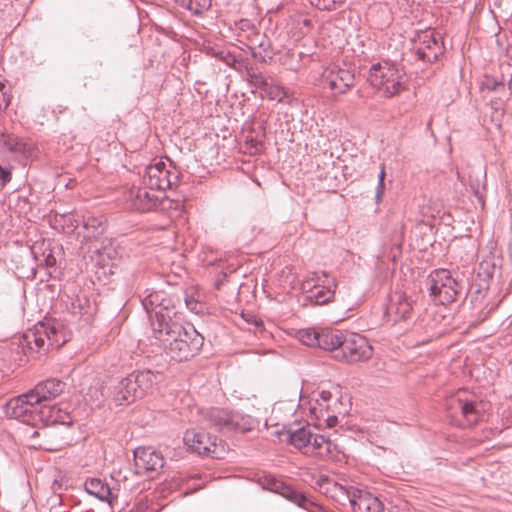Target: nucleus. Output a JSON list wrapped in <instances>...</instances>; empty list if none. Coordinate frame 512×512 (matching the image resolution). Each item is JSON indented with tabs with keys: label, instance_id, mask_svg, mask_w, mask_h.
I'll return each mask as SVG.
<instances>
[{
	"label": "nucleus",
	"instance_id": "1",
	"mask_svg": "<svg viewBox=\"0 0 512 512\" xmlns=\"http://www.w3.org/2000/svg\"><path fill=\"white\" fill-rule=\"evenodd\" d=\"M159 345L171 359L184 361L193 357L202 347L204 338L193 326H183L181 321L158 329L153 334Z\"/></svg>",
	"mask_w": 512,
	"mask_h": 512
},
{
	"label": "nucleus",
	"instance_id": "2",
	"mask_svg": "<svg viewBox=\"0 0 512 512\" xmlns=\"http://www.w3.org/2000/svg\"><path fill=\"white\" fill-rule=\"evenodd\" d=\"M162 378L160 372L150 369L133 371L113 387V398L119 405L133 402L150 393Z\"/></svg>",
	"mask_w": 512,
	"mask_h": 512
},
{
	"label": "nucleus",
	"instance_id": "3",
	"mask_svg": "<svg viewBox=\"0 0 512 512\" xmlns=\"http://www.w3.org/2000/svg\"><path fill=\"white\" fill-rule=\"evenodd\" d=\"M350 400L339 386H331L317 393L314 402L310 404L309 411L312 417L323 420L330 428L338 423V417L348 413Z\"/></svg>",
	"mask_w": 512,
	"mask_h": 512
},
{
	"label": "nucleus",
	"instance_id": "4",
	"mask_svg": "<svg viewBox=\"0 0 512 512\" xmlns=\"http://www.w3.org/2000/svg\"><path fill=\"white\" fill-rule=\"evenodd\" d=\"M447 416L459 427H470L483 417L484 405L466 390H459L445 401Z\"/></svg>",
	"mask_w": 512,
	"mask_h": 512
},
{
	"label": "nucleus",
	"instance_id": "5",
	"mask_svg": "<svg viewBox=\"0 0 512 512\" xmlns=\"http://www.w3.org/2000/svg\"><path fill=\"white\" fill-rule=\"evenodd\" d=\"M284 435L285 440L296 449L321 458L329 456L334 447L329 438L316 434L309 424L296 429L290 428Z\"/></svg>",
	"mask_w": 512,
	"mask_h": 512
},
{
	"label": "nucleus",
	"instance_id": "6",
	"mask_svg": "<svg viewBox=\"0 0 512 512\" xmlns=\"http://www.w3.org/2000/svg\"><path fill=\"white\" fill-rule=\"evenodd\" d=\"M370 84L387 97H392L404 89L406 74L396 64L383 61L372 65L369 71Z\"/></svg>",
	"mask_w": 512,
	"mask_h": 512
},
{
	"label": "nucleus",
	"instance_id": "7",
	"mask_svg": "<svg viewBox=\"0 0 512 512\" xmlns=\"http://www.w3.org/2000/svg\"><path fill=\"white\" fill-rule=\"evenodd\" d=\"M67 333L57 323L39 322L23 335V343L32 352L59 348L67 342Z\"/></svg>",
	"mask_w": 512,
	"mask_h": 512
},
{
	"label": "nucleus",
	"instance_id": "8",
	"mask_svg": "<svg viewBox=\"0 0 512 512\" xmlns=\"http://www.w3.org/2000/svg\"><path fill=\"white\" fill-rule=\"evenodd\" d=\"M203 422L224 434L245 433L254 426L251 416L220 408H209L202 412Z\"/></svg>",
	"mask_w": 512,
	"mask_h": 512
},
{
	"label": "nucleus",
	"instance_id": "9",
	"mask_svg": "<svg viewBox=\"0 0 512 512\" xmlns=\"http://www.w3.org/2000/svg\"><path fill=\"white\" fill-rule=\"evenodd\" d=\"M429 295L435 304L447 305L456 301L462 285L446 269L431 272L427 278Z\"/></svg>",
	"mask_w": 512,
	"mask_h": 512
},
{
	"label": "nucleus",
	"instance_id": "10",
	"mask_svg": "<svg viewBox=\"0 0 512 512\" xmlns=\"http://www.w3.org/2000/svg\"><path fill=\"white\" fill-rule=\"evenodd\" d=\"M178 178V171L170 161L156 160L144 168L140 182L150 190L161 192L164 195L166 189L178 182Z\"/></svg>",
	"mask_w": 512,
	"mask_h": 512
},
{
	"label": "nucleus",
	"instance_id": "11",
	"mask_svg": "<svg viewBox=\"0 0 512 512\" xmlns=\"http://www.w3.org/2000/svg\"><path fill=\"white\" fill-rule=\"evenodd\" d=\"M306 299L316 305H323L333 299L336 289L335 279L327 273H311L301 284Z\"/></svg>",
	"mask_w": 512,
	"mask_h": 512
},
{
	"label": "nucleus",
	"instance_id": "12",
	"mask_svg": "<svg viewBox=\"0 0 512 512\" xmlns=\"http://www.w3.org/2000/svg\"><path fill=\"white\" fill-rule=\"evenodd\" d=\"M372 353L373 348L364 336L358 333L345 332L340 349L336 352L334 358L339 361L354 363L368 360Z\"/></svg>",
	"mask_w": 512,
	"mask_h": 512
},
{
	"label": "nucleus",
	"instance_id": "13",
	"mask_svg": "<svg viewBox=\"0 0 512 512\" xmlns=\"http://www.w3.org/2000/svg\"><path fill=\"white\" fill-rule=\"evenodd\" d=\"M412 50L419 60L433 63L444 53L441 35L434 29L419 31L412 39Z\"/></svg>",
	"mask_w": 512,
	"mask_h": 512
},
{
	"label": "nucleus",
	"instance_id": "14",
	"mask_svg": "<svg viewBox=\"0 0 512 512\" xmlns=\"http://www.w3.org/2000/svg\"><path fill=\"white\" fill-rule=\"evenodd\" d=\"M183 441L191 451L199 455L220 459L225 452L222 441L218 443L217 437L211 436L204 431H198L196 429L187 430L184 434Z\"/></svg>",
	"mask_w": 512,
	"mask_h": 512
},
{
	"label": "nucleus",
	"instance_id": "15",
	"mask_svg": "<svg viewBox=\"0 0 512 512\" xmlns=\"http://www.w3.org/2000/svg\"><path fill=\"white\" fill-rule=\"evenodd\" d=\"M163 198L164 195L161 192L150 190L141 183L138 186L131 187L125 195L127 207L139 212H148L156 209Z\"/></svg>",
	"mask_w": 512,
	"mask_h": 512
},
{
	"label": "nucleus",
	"instance_id": "16",
	"mask_svg": "<svg viewBox=\"0 0 512 512\" xmlns=\"http://www.w3.org/2000/svg\"><path fill=\"white\" fill-rule=\"evenodd\" d=\"M354 83V73L336 65L326 68L321 76V84L324 88L330 89L334 96L345 94Z\"/></svg>",
	"mask_w": 512,
	"mask_h": 512
},
{
	"label": "nucleus",
	"instance_id": "17",
	"mask_svg": "<svg viewBox=\"0 0 512 512\" xmlns=\"http://www.w3.org/2000/svg\"><path fill=\"white\" fill-rule=\"evenodd\" d=\"M315 487L320 493L342 506L349 505L356 489L353 485L337 482L327 475H319L315 480Z\"/></svg>",
	"mask_w": 512,
	"mask_h": 512
},
{
	"label": "nucleus",
	"instance_id": "18",
	"mask_svg": "<svg viewBox=\"0 0 512 512\" xmlns=\"http://www.w3.org/2000/svg\"><path fill=\"white\" fill-rule=\"evenodd\" d=\"M39 408L37 402L31 399L28 391L9 400L5 407V413L10 418L30 422L38 418Z\"/></svg>",
	"mask_w": 512,
	"mask_h": 512
},
{
	"label": "nucleus",
	"instance_id": "19",
	"mask_svg": "<svg viewBox=\"0 0 512 512\" xmlns=\"http://www.w3.org/2000/svg\"><path fill=\"white\" fill-rule=\"evenodd\" d=\"M150 320L153 334L158 332V329H164L165 326H169L171 323L181 321V316L176 310L175 301L171 296L165 297L162 301L161 306H157L155 311L147 313Z\"/></svg>",
	"mask_w": 512,
	"mask_h": 512
},
{
	"label": "nucleus",
	"instance_id": "20",
	"mask_svg": "<svg viewBox=\"0 0 512 512\" xmlns=\"http://www.w3.org/2000/svg\"><path fill=\"white\" fill-rule=\"evenodd\" d=\"M137 469L156 472L164 466L163 455L153 447H138L134 450Z\"/></svg>",
	"mask_w": 512,
	"mask_h": 512
},
{
	"label": "nucleus",
	"instance_id": "21",
	"mask_svg": "<svg viewBox=\"0 0 512 512\" xmlns=\"http://www.w3.org/2000/svg\"><path fill=\"white\" fill-rule=\"evenodd\" d=\"M66 384L58 379H48L38 383L33 389L29 390L30 397L41 407L43 402L52 400L59 396L65 389Z\"/></svg>",
	"mask_w": 512,
	"mask_h": 512
},
{
	"label": "nucleus",
	"instance_id": "22",
	"mask_svg": "<svg viewBox=\"0 0 512 512\" xmlns=\"http://www.w3.org/2000/svg\"><path fill=\"white\" fill-rule=\"evenodd\" d=\"M268 489L282 495L289 501L295 503L299 507H302L306 510H310V507H315L318 509L321 508L314 501L307 498L306 495H304L303 493H301L299 491L294 490L292 487L286 485L285 483H283L279 480H276V479L269 480Z\"/></svg>",
	"mask_w": 512,
	"mask_h": 512
},
{
	"label": "nucleus",
	"instance_id": "23",
	"mask_svg": "<svg viewBox=\"0 0 512 512\" xmlns=\"http://www.w3.org/2000/svg\"><path fill=\"white\" fill-rule=\"evenodd\" d=\"M413 311V300L405 293L395 292L387 306L386 313L394 322L405 320L410 317Z\"/></svg>",
	"mask_w": 512,
	"mask_h": 512
},
{
	"label": "nucleus",
	"instance_id": "24",
	"mask_svg": "<svg viewBox=\"0 0 512 512\" xmlns=\"http://www.w3.org/2000/svg\"><path fill=\"white\" fill-rule=\"evenodd\" d=\"M354 492L349 503L354 512H382L383 506L377 497L360 487Z\"/></svg>",
	"mask_w": 512,
	"mask_h": 512
},
{
	"label": "nucleus",
	"instance_id": "25",
	"mask_svg": "<svg viewBox=\"0 0 512 512\" xmlns=\"http://www.w3.org/2000/svg\"><path fill=\"white\" fill-rule=\"evenodd\" d=\"M38 419L47 425L62 424L70 426L72 424V418L69 413L57 405H42L39 408Z\"/></svg>",
	"mask_w": 512,
	"mask_h": 512
},
{
	"label": "nucleus",
	"instance_id": "26",
	"mask_svg": "<svg viewBox=\"0 0 512 512\" xmlns=\"http://www.w3.org/2000/svg\"><path fill=\"white\" fill-rule=\"evenodd\" d=\"M245 46L251 52L252 57L258 62L267 63L273 57L270 41L264 35H256Z\"/></svg>",
	"mask_w": 512,
	"mask_h": 512
},
{
	"label": "nucleus",
	"instance_id": "27",
	"mask_svg": "<svg viewBox=\"0 0 512 512\" xmlns=\"http://www.w3.org/2000/svg\"><path fill=\"white\" fill-rule=\"evenodd\" d=\"M345 332L334 329H321L319 330V345L318 348L325 351H330L333 356L340 349Z\"/></svg>",
	"mask_w": 512,
	"mask_h": 512
},
{
	"label": "nucleus",
	"instance_id": "28",
	"mask_svg": "<svg viewBox=\"0 0 512 512\" xmlns=\"http://www.w3.org/2000/svg\"><path fill=\"white\" fill-rule=\"evenodd\" d=\"M84 488L89 495H92L103 502H107L109 505H111L115 499L108 484L99 478H90L86 480Z\"/></svg>",
	"mask_w": 512,
	"mask_h": 512
},
{
	"label": "nucleus",
	"instance_id": "29",
	"mask_svg": "<svg viewBox=\"0 0 512 512\" xmlns=\"http://www.w3.org/2000/svg\"><path fill=\"white\" fill-rule=\"evenodd\" d=\"M64 309L74 317L85 316L89 314L90 307L87 299L81 295H64L61 298Z\"/></svg>",
	"mask_w": 512,
	"mask_h": 512
},
{
	"label": "nucleus",
	"instance_id": "30",
	"mask_svg": "<svg viewBox=\"0 0 512 512\" xmlns=\"http://www.w3.org/2000/svg\"><path fill=\"white\" fill-rule=\"evenodd\" d=\"M263 92L270 100H275L278 103L290 104L292 101L291 93L285 87L273 81L268 83Z\"/></svg>",
	"mask_w": 512,
	"mask_h": 512
},
{
	"label": "nucleus",
	"instance_id": "31",
	"mask_svg": "<svg viewBox=\"0 0 512 512\" xmlns=\"http://www.w3.org/2000/svg\"><path fill=\"white\" fill-rule=\"evenodd\" d=\"M213 55L218 60L235 69L236 71L242 72L244 69H247L246 62L242 59H238L237 56L229 50L217 49L214 50Z\"/></svg>",
	"mask_w": 512,
	"mask_h": 512
},
{
	"label": "nucleus",
	"instance_id": "32",
	"mask_svg": "<svg viewBox=\"0 0 512 512\" xmlns=\"http://www.w3.org/2000/svg\"><path fill=\"white\" fill-rule=\"evenodd\" d=\"M83 227L86 230L84 237L90 240L98 239L106 229L105 222L102 219L96 217H88L84 221Z\"/></svg>",
	"mask_w": 512,
	"mask_h": 512
},
{
	"label": "nucleus",
	"instance_id": "33",
	"mask_svg": "<svg viewBox=\"0 0 512 512\" xmlns=\"http://www.w3.org/2000/svg\"><path fill=\"white\" fill-rule=\"evenodd\" d=\"M4 146L12 153L27 155L31 151V144L25 142L23 139L7 136L4 139Z\"/></svg>",
	"mask_w": 512,
	"mask_h": 512
},
{
	"label": "nucleus",
	"instance_id": "34",
	"mask_svg": "<svg viewBox=\"0 0 512 512\" xmlns=\"http://www.w3.org/2000/svg\"><path fill=\"white\" fill-rule=\"evenodd\" d=\"M168 294L164 291H151L141 299L142 306L146 313L155 311L157 306H161L162 301L167 297Z\"/></svg>",
	"mask_w": 512,
	"mask_h": 512
},
{
	"label": "nucleus",
	"instance_id": "35",
	"mask_svg": "<svg viewBox=\"0 0 512 512\" xmlns=\"http://www.w3.org/2000/svg\"><path fill=\"white\" fill-rule=\"evenodd\" d=\"M246 71L247 80L251 86L256 89L264 90L270 80L264 76L263 73L256 71L255 69L248 67L244 69Z\"/></svg>",
	"mask_w": 512,
	"mask_h": 512
},
{
	"label": "nucleus",
	"instance_id": "36",
	"mask_svg": "<svg viewBox=\"0 0 512 512\" xmlns=\"http://www.w3.org/2000/svg\"><path fill=\"white\" fill-rule=\"evenodd\" d=\"M299 341L309 347H318L319 345V330L314 328L301 329L297 332Z\"/></svg>",
	"mask_w": 512,
	"mask_h": 512
},
{
	"label": "nucleus",
	"instance_id": "37",
	"mask_svg": "<svg viewBox=\"0 0 512 512\" xmlns=\"http://www.w3.org/2000/svg\"><path fill=\"white\" fill-rule=\"evenodd\" d=\"M237 28L240 31L239 37L241 38L239 41L242 42L243 39L250 40L253 39L259 33L256 31L255 26L249 20H241L237 24Z\"/></svg>",
	"mask_w": 512,
	"mask_h": 512
},
{
	"label": "nucleus",
	"instance_id": "38",
	"mask_svg": "<svg viewBox=\"0 0 512 512\" xmlns=\"http://www.w3.org/2000/svg\"><path fill=\"white\" fill-rule=\"evenodd\" d=\"M211 6V0H187L186 7L193 14L197 15Z\"/></svg>",
	"mask_w": 512,
	"mask_h": 512
},
{
	"label": "nucleus",
	"instance_id": "39",
	"mask_svg": "<svg viewBox=\"0 0 512 512\" xmlns=\"http://www.w3.org/2000/svg\"><path fill=\"white\" fill-rule=\"evenodd\" d=\"M344 0H310V3L320 10H332L336 3H342Z\"/></svg>",
	"mask_w": 512,
	"mask_h": 512
},
{
	"label": "nucleus",
	"instance_id": "40",
	"mask_svg": "<svg viewBox=\"0 0 512 512\" xmlns=\"http://www.w3.org/2000/svg\"><path fill=\"white\" fill-rule=\"evenodd\" d=\"M10 102L8 90L3 80L0 79V111L7 108Z\"/></svg>",
	"mask_w": 512,
	"mask_h": 512
},
{
	"label": "nucleus",
	"instance_id": "41",
	"mask_svg": "<svg viewBox=\"0 0 512 512\" xmlns=\"http://www.w3.org/2000/svg\"><path fill=\"white\" fill-rule=\"evenodd\" d=\"M43 257H44L43 264H44L45 267H47V268L55 267V265H56V258L53 255L52 250L45 249L43 251Z\"/></svg>",
	"mask_w": 512,
	"mask_h": 512
},
{
	"label": "nucleus",
	"instance_id": "42",
	"mask_svg": "<svg viewBox=\"0 0 512 512\" xmlns=\"http://www.w3.org/2000/svg\"><path fill=\"white\" fill-rule=\"evenodd\" d=\"M185 303H186L187 308L190 311L195 312V313H198L200 311L199 303L196 300H194L192 297L187 296L185 298Z\"/></svg>",
	"mask_w": 512,
	"mask_h": 512
},
{
	"label": "nucleus",
	"instance_id": "43",
	"mask_svg": "<svg viewBox=\"0 0 512 512\" xmlns=\"http://www.w3.org/2000/svg\"><path fill=\"white\" fill-rule=\"evenodd\" d=\"M471 189L474 195L477 197L480 204L484 205L483 195H482V185L478 182L476 184H471Z\"/></svg>",
	"mask_w": 512,
	"mask_h": 512
},
{
	"label": "nucleus",
	"instance_id": "44",
	"mask_svg": "<svg viewBox=\"0 0 512 512\" xmlns=\"http://www.w3.org/2000/svg\"><path fill=\"white\" fill-rule=\"evenodd\" d=\"M0 180L2 181V186H5L11 180V172L8 169L0 166Z\"/></svg>",
	"mask_w": 512,
	"mask_h": 512
},
{
	"label": "nucleus",
	"instance_id": "45",
	"mask_svg": "<svg viewBox=\"0 0 512 512\" xmlns=\"http://www.w3.org/2000/svg\"><path fill=\"white\" fill-rule=\"evenodd\" d=\"M383 194H384V180H378L376 193H375V199H376L377 203L380 202V200L383 197Z\"/></svg>",
	"mask_w": 512,
	"mask_h": 512
},
{
	"label": "nucleus",
	"instance_id": "46",
	"mask_svg": "<svg viewBox=\"0 0 512 512\" xmlns=\"http://www.w3.org/2000/svg\"><path fill=\"white\" fill-rule=\"evenodd\" d=\"M97 252L99 254V257L103 258L104 256H107L108 258H112L114 254H116L115 250L113 248H103L102 250L97 249Z\"/></svg>",
	"mask_w": 512,
	"mask_h": 512
},
{
	"label": "nucleus",
	"instance_id": "47",
	"mask_svg": "<svg viewBox=\"0 0 512 512\" xmlns=\"http://www.w3.org/2000/svg\"><path fill=\"white\" fill-rule=\"evenodd\" d=\"M246 321L251 322L256 328H261L263 325L262 321L255 316H250V318H247Z\"/></svg>",
	"mask_w": 512,
	"mask_h": 512
},
{
	"label": "nucleus",
	"instance_id": "48",
	"mask_svg": "<svg viewBox=\"0 0 512 512\" xmlns=\"http://www.w3.org/2000/svg\"><path fill=\"white\" fill-rule=\"evenodd\" d=\"M283 65L287 66V69L296 71L299 68V65L296 63H287L286 61H283Z\"/></svg>",
	"mask_w": 512,
	"mask_h": 512
},
{
	"label": "nucleus",
	"instance_id": "49",
	"mask_svg": "<svg viewBox=\"0 0 512 512\" xmlns=\"http://www.w3.org/2000/svg\"><path fill=\"white\" fill-rule=\"evenodd\" d=\"M385 165L384 164H381L380 166V172H379V175H378V180H385Z\"/></svg>",
	"mask_w": 512,
	"mask_h": 512
},
{
	"label": "nucleus",
	"instance_id": "50",
	"mask_svg": "<svg viewBox=\"0 0 512 512\" xmlns=\"http://www.w3.org/2000/svg\"><path fill=\"white\" fill-rule=\"evenodd\" d=\"M40 434H41V431H40V430H33V431H32V434H31V436H30V437H31V438H35V437L40 436Z\"/></svg>",
	"mask_w": 512,
	"mask_h": 512
},
{
	"label": "nucleus",
	"instance_id": "51",
	"mask_svg": "<svg viewBox=\"0 0 512 512\" xmlns=\"http://www.w3.org/2000/svg\"><path fill=\"white\" fill-rule=\"evenodd\" d=\"M497 86H502V83L494 81L492 86H488L490 89L495 90Z\"/></svg>",
	"mask_w": 512,
	"mask_h": 512
},
{
	"label": "nucleus",
	"instance_id": "52",
	"mask_svg": "<svg viewBox=\"0 0 512 512\" xmlns=\"http://www.w3.org/2000/svg\"><path fill=\"white\" fill-rule=\"evenodd\" d=\"M32 253L34 254V258H35L36 260H38V257H37V254H36L35 248H33V249H32Z\"/></svg>",
	"mask_w": 512,
	"mask_h": 512
},
{
	"label": "nucleus",
	"instance_id": "53",
	"mask_svg": "<svg viewBox=\"0 0 512 512\" xmlns=\"http://www.w3.org/2000/svg\"><path fill=\"white\" fill-rule=\"evenodd\" d=\"M34 448L38 447V448H43L44 446L42 444H38V446L36 445H32Z\"/></svg>",
	"mask_w": 512,
	"mask_h": 512
},
{
	"label": "nucleus",
	"instance_id": "54",
	"mask_svg": "<svg viewBox=\"0 0 512 512\" xmlns=\"http://www.w3.org/2000/svg\"><path fill=\"white\" fill-rule=\"evenodd\" d=\"M287 57H294V53H290V52H288V53H287Z\"/></svg>",
	"mask_w": 512,
	"mask_h": 512
},
{
	"label": "nucleus",
	"instance_id": "55",
	"mask_svg": "<svg viewBox=\"0 0 512 512\" xmlns=\"http://www.w3.org/2000/svg\"><path fill=\"white\" fill-rule=\"evenodd\" d=\"M441 332H435L432 336H439Z\"/></svg>",
	"mask_w": 512,
	"mask_h": 512
},
{
	"label": "nucleus",
	"instance_id": "56",
	"mask_svg": "<svg viewBox=\"0 0 512 512\" xmlns=\"http://www.w3.org/2000/svg\"><path fill=\"white\" fill-rule=\"evenodd\" d=\"M304 23H305L306 25H308V24L310 23V21H309V20H304Z\"/></svg>",
	"mask_w": 512,
	"mask_h": 512
},
{
	"label": "nucleus",
	"instance_id": "57",
	"mask_svg": "<svg viewBox=\"0 0 512 512\" xmlns=\"http://www.w3.org/2000/svg\"><path fill=\"white\" fill-rule=\"evenodd\" d=\"M130 512H141V511H139V510H136V511H130Z\"/></svg>",
	"mask_w": 512,
	"mask_h": 512
}]
</instances>
